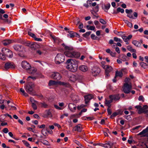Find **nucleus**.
Masks as SVG:
<instances>
[{
	"label": "nucleus",
	"mask_w": 148,
	"mask_h": 148,
	"mask_svg": "<svg viewBox=\"0 0 148 148\" xmlns=\"http://www.w3.org/2000/svg\"><path fill=\"white\" fill-rule=\"evenodd\" d=\"M62 45L64 48V54L66 56L72 58H78L80 57V53L74 51L72 47L67 46L64 43L62 44Z\"/></svg>",
	"instance_id": "nucleus-1"
},
{
	"label": "nucleus",
	"mask_w": 148,
	"mask_h": 148,
	"mask_svg": "<svg viewBox=\"0 0 148 148\" xmlns=\"http://www.w3.org/2000/svg\"><path fill=\"white\" fill-rule=\"evenodd\" d=\"M67 64L66 68L69 71L72 72H76L77 69L78 62L74 59H68L66 62Z\"/></svg>",
	"instance_id": "nucleus-2"
},
{
	"label": "nucleus",
	"mask_w": 148,
	"mask_h": 148,
	"mask_svg": "<svg viewBox=\"0 0 148 148\" xmlns=\"http://www.w3.org/2000/svg\"><path fill=\"white\" fill-rule=\"evenodd\" d=\"M65 59V56L63 54L60 53H58L55 58V62L56 64H60L64 61Z\"/></svg>",
	"instance_id": "nucleus-3"
},
{
	"label": "nucleus",
	"mask_w": 148,
	"mask_h": 148,
	"mask_svg": "<svg viewBox=\"0 0 148 148\" xmlns=\"http://www.w3.org/2000/svg\"><path fill=\"white\" fill-rule=\"evenodd\" d=\"M132 88V86L131 84L126 83L124 84L123 87V91L125 93L128 94L131 92V90Z\"/></svg>",
	"instance_id": "nucleus-4"
},
{
	"label": "nucleus",
	"mask_w": 148,
	"mask_h": 148,
	"mask_svg": "<svg viewBox=\"0 0 148 148\" xmlns=\"http://www.w3.org/2000/svg\"><path fill=\"white\" fill-rule=\"evenodd\" d=\"M34 87V84H29L26 86V90L28 92L32 95V94Z\"/></svg>",
	"instance_id": "nucleus-5"
},
{
	"label": "nucleus",
	"mask_w": 148,
	"mask_h": 148,
	"mask_svg": "<svg viewBox=\"0 0 148 148\" xmlns=\"http://www.w3.org/2000/svg\"><path fill=\"white\" fill-rule=\"evenodd\" d=\"M101 72V69L99 67H94L92 69V74L93 76H96L98 75Z\"/></svg>",
	"instance_id": "nucleus-6"
},
{
	"label": "nucleus",
	"mask_w": 148,
	"mask_h": 148,
	"mask_svg": "<svg viewBox=\"0 0 148 148\" xmlns=\"http://www.w3.org/2000/svg\"><path fill=\"white\" fill-rule=\"evenodd\" d=\"M21 66L22 68L26 70L29 69L31 66L26 61H23L21 63Z\"/></svg>",
	"instance_id": "nucleus-7"
},
{
	"label": "nucleus",
	"mask_w": 148,
	"mask_h": 148,
	"mask_svg": "<svg viewBox=\"0 0 148 148\" xmlns=\"http://www.w3.org/2000/svg\"><path fill=\"white\" fill-rule=\"evenodd\" d=\"M15 67L14 64L12 63L9 62L6 63L4 66V68L6 70L10 69H13Z\"/></svg>",
	"instance_id": "nucleus-8"
},
{
	"label": "nucleus",
	"mask_w": 148,
	"mask_h": 148,
	"mask_svg": "<svg viewBox=\"0 0 148 148\" xmlns=\"http://www.w3.org/2000/svg\"><path fill=\"white\" fill-rule=\"evenodd\" d=\"M106 69L105 71L106 77H108L110 76L109 73L112 71L113 69L111 66L108 65H107Z\"/></svg>",
	"instance_id": "nucleus-9"
},
{
	"label": "nucleus",
	"mask_w": 148,
	"mask_h": 148,
	"mask_svg": "<svg viewBox=\"0 0 148 148\" xmlns=\"http://www.w3.org/2000/svg\"><path fill=\"white\" fill-rule=\"evenodd\" d=\"M51 77L54 79L58 80L60 79L62 77L57 72H54L51 75Z\"/></svg>",
	"instance_id": "nucleus-10"
},
{
	"label": "nucleus",
	"mask_w": 148,
	"mask_h": 148,
	"mask_svg": "<svg viewBox=\"0 0 148 148\" xmlns=\"http://www.w3.org/2000/svg\"><path fill=\"white\" fill-rule=\"evenodd\" d=\"M109 97L110 99H112V101L113 100H119L120 98V97L119 94L110 95L109 96Z\"/></svg>",
	"instance_id": "nucleus-11"
},
{
	"label": "nucleus",
	"mask_w": 148,
	"mask_h": 148,
	"mask_svg": "<svg viewBox=\"0 0 148 148\" xmlns=\"http://www.w3.org/2000/svg\"><path fill=\"white\" fill-rule=\"evenodd\" d=\"M85 98V103L86 104H87L93 98L92 95L90 94L84 96Z\"/></svg>",
	"instance_id": "nucleus-12"
},
{
	"label": "nucleus",
	"mask_w": 148,
	"mask_h": 148,
	"mask_svg": "<svg viewBox=\"0 0 148 148\" xmlns=\"http://www.w3.org/2000/svg\"><path fill=\"white\" fill-rule=\"evenodd\" d=\"M68 107L71 111H74L76 109V106L73 103H69L68 105Z\"/></svg>",
	"instance_id": "nucleus-13"
},
{
	"label": "nucleus",
	"mask_w": 148,
	"mask_h": 148,
	"mask_svg": "<svg viewBox=\"0 0 148 148\" xmlns=\"http://www.w3.org/2000/svg\"><path fill=\"white\" fill-rule=\"evenodd\" d=\"M79 69L83 72H85L87 71L88 68L87 66L85 65H82L79 67Z\"/></svg>",
	"instance_id": "nucleus-14"
},
{
	"label": "nucleus",
	"mask_w": 148,
	"mask_h": 148,
	"mask_svg": "<svg viewBox=\"0 0 148 148\" xmlns=\"http://www.w3.org/2000/svg\"><path fill=\"white\" fill-rule=\"evenodd\" d=\"M14 49L18 51H22L23 47V46L19 45H16L14 46Z\"/></svg>",
	"instance_id": "nucleus-15"
},
{
	"label": "nucleus",
	"mask_w": 148,
	"mask_h": 148,
	"mask_svg": "<svg viewBox=\"0 0 148 148\" xmlns=\"http://www.w3.org/2000/svg\"><path fill=\"white\" fill-rule=\"evenodd\" d=\"M74 130L75 131H77L78 132H81L82 130V127L80 124H79L75 127L74 128Z\"/></svg>",
	"instance_id": "nucleus-16"
},
{
	"label": "nucleus",
	"mask_w": 148,
	"mask_h": 148,
	"mask_svg": "<svg viewBox=\"0 0 148 148\" xmlns=\"http://www.w3.org/2000/svg\"><path fill=\"white\" fill-rule=\"evenodd\" d=\"M127 14V16L130 18L135 19L138 16V14L136 12H134L133 13L134 16V17H135V18H134L133 17V15L131 14V13H130Z\"/></svg>",
	"instance_id": "nucleus-17"
},
{
	"label": "nucleus",
	"mask_w": 148,
	"mask_h": 148,
	"mask_svg": "<svg viewBox=\"0 0 148 148\" xmlns=\"http://www.w3.org/2000/svg\"><path fill=\"white\" fill-rule=\"evenodd\" d=\"M148 132V126H147L145 129L143 130L141 132L139 133V135H142L143 136L146 134Z\"/></svg>",
	"instance_id": "nucleus-18"
},
{
	"label": "nucleus",
	"mask_w": 148,
	"mask_h": 148,
	"mask_svg": "<svg viewBox=\"0 0 148 148\" xmlns=\"http://www.w3.org/2000/svg\"><path fill=\"white\" fill-rule=\"evenodd\" d=\"M100 145L105 148H110L111 147V144L110 143L106 144H101Z\"/></svg>",
	"instance_id": "nucleus-19"
},
{
	"label": "nucleus",
	"mask_w": 148,
	"mask_h": 148,
	"mask_svg": "<svg viewBox=\"0 0 148 148\" xmlns=\"http://www.w3.org/2000/svg\"><path fill=\"white\" fill-rule=\"evenodd\" d=\"M123 74L122 71H117L116 72L115 78H116V77L118 76L121 77L123 76Z\"/></svg>",
	"instance_id": "nucleus-20"
},
{
	"label": "nucleus",
	"mask_w": 148,
	"mask_h": 148,
	"mask_svg": "<svg viewBox=\"0 0 148 148\" xmlns=\"http://www.w3.org/2000/svg\"><path fill=\"white\" fill-rule=\"evenodd\" d=\"M36 69L34 67H31L29 69L28 72L31 74H34L36 71Z\"/></svg>",
	"instance_id": "nucleus-21"
},
{
	"label": "nucleus",
	"mask_w": 148,
	"mask_h": 148,
	"mask_svg": "<svg viewBox=\"0 0 148 148\" xmlns=\"http://www.w3.org/2000/svg\"><path fill=\"white\" fill-rule=\"evenodd\" d=\"M109 100H107L106 99L105 100V103L108 106V108H110L111 106L110 103L112 102V99H110Z\"/></svg>",
	"instance_id": "nucleus-22"
},
{
	"label": "nucleus",
	"mask_w": 148,
	"mask_h": 148,
	"mask_svg": "<svg viewBox=\"0 0 148 148\" xmlns=\"http://www.w3.org/2000/svg\"><path fill=\"white\" fill-rule=\"evenodd\" d=\"M68 32L69 34L68 35V36H69L71 38L74 37L75 36V32L71 31H69Z\"/></svg>",
	"instance_id": "nucleus-23"
},
{
	"label": "nucleus",
	"mask_w": 148,
	"mask_h": 148,
	"mask_svg": "<svg viewBox=\"0 0 148 148\" xmlns=\"http://www.w3.org/2000/svg\"><path fill=\"white\" fill-rule=\"evenodd\" d=\"M5 55L7 57L11 58L13 56V53L10 50H9V51L6 53Z\"/></svg>",
	"instance_id": "nucleus-24"
},
{
	"label": "nucleus",
	"mask_w": 148,
	"mask_h": 148,
	"mask_svg": "<svg viewBox=\"0 0 148 148\" xmlns=\"http://www.w3.org/2000/svg\"><path fill=\"white\" fill-rule=\"evenodd\" d=\"M110 4L109 3H108L104 5L105 11L107 12L108 10L110 8Z\"/></svg>",
	"instance_id": "nucleus-25"
},
{
	"label": "nucleus",
	"mask_w": 148,
	"mask_h": 148,
	"mask_svg": "<svg viewBox=\"0 0 148 148\" xmlns=\"http://www.w3.org/2000/svg\"><path fill=\"white\" fill-rule=\"evenodd\" d=\"M9 49L7 48H3L2 49L1 51L5 55L6 53L9 51Z\"/></svg>",
	"instance_id": "nucleus-26"
},
{
	"label": "nucleus",
	"mask_w": 148,
	"mask_h": 148,
	"mask_svg": "<svg viewBox=\"0 0 148 148\" xmlns=\"http://www.w3.org/2000/svg\"><path fill=\"white\" fill-rule=\"evenodd\" d=\"M11 42V40H6L3 42V44L4 45H7L10 44Z\"/></svg>",
	"instance_id": "nucleus-27"
},
{
	"label": "nucleus",
	"mask_w": 148,
	"mask_h": 148,
	"mask_svg": "<svg viewBox=\"0 0 148 148\" xmlns=\"http://www.w3.org/2000/svg\"><path fill=\"white\" fill-rule=\"evenodd\" d=\"M128 58L127 56L124 55H122V57H121V59L122 61L125 62L127 60Z\"/></svg>",
	"instance_id": "nucleus-28"
},
{
	"label": "nucleus",
	"mask_w": 148,
	"mask_h": 148,
	"mask_svg": "<svg viewBox=\"0 0 148 148\" xmlns=\"http://www.w3.org/2000/svg\"><path fill=\"white\" fill-rule=\"evenodd\" d=\"M70 80L72 82H75L76 80L75 76L74 75H72L70 77Z\"/></svg>",
	"instance_id": "nucleus-29"
},
{
	"label": "nucleus",
	"mask_w": 148,
	"mask_h": 148,
	"mask_svg": "<svg viewBox=\"0 0 148 148\" xmlns=\"http://www.w3.org/2000/svg\"><path fill=\"white\" fill-rule=\"evenodd\" d=\"M140 64L141 66L144 69H145L148 66L147 64L143 62H141Z\"/></svg>",
	"instance_id": "nucleus-30"
},
{
	"label": "nucleus",
	"mask_w": 148,
	"mask_h": 148,
	"mask_svg": "<svg viewBox=\"0 0 148 148\" xmlns=\"http://www.w3.org/2000/svg\"><path fill=\"white\" fill-rule=\"evenodd\" d=\"M57 84L56 82L55 81L50 80L49 82V86L53 85H56Z\"/></svg>",
	"instance_id": "nucleus-31"
},
{
	"label": "nucleus",
	"mask_w": 148,
	"mask_h": 148,
	"mask_svg": "<svg viewBox=\"0 0 148 148\" xmlns=\"http://www.w3.org/2000/svg\"><path fill=\"white\" fill-rule=\"evenodd\" d=\"M132 43L134 45L137 47H138L140 44V43L138 41L135 40H133Z\"/></svg>",
	"instance_id": "nucleus-32"
},
{
	"label": "nucleus",
	"mask_w": 148,
	"mask_h": 148,
	"mask_svg": "<svg viewBox=\"0 0 148 148\" xmlns=\"http://www.w3.org/2000/svg\"><path fill=\"white\" fill-rule=\"evenodd\" d=\"M117 11L118 12H121L122 13H123L124 12V10L120 7H119L117 9Z\"/></svg>",
	"instance_id": "nucleus-33"
},
{
	"label": "nucleus",
	"mask_w": 148,
	"mask_h": 148,
	"mask_svg": "<svg viewBox=\"0 0 148 148\" xmlns=\"http://www.w3.org/2000/svg\"><path fill=\"white\" fill-rule=\"evenodd\" d=\"M86 27L88 30H94L95 29V27L94 26H90L89 25H87Z\"/></svg>",
	"instance_id": "nucleus-34"
},
{
	"label": "nucleus",
	"mask_w": 148,
	"mask_h": 148,
	"mask_svg": "<svg viewBox=\"0 0 148 148\" xmlns=\"http://www.w3.org/2000/svg\"><path fill=\"white\" fill-rule=\"evenodd\" d=\"M40 104H41V107L42 108H46L47 107L48 105L45 102L40 103Z\"/></svg>",
	"instance_id": "nucleus-35"
},
{
	"label": "nucleus",
	"mask_w": 148,
	"mask_h": 148,
	"mask_svg": "<svg viewBox=\"0 0 148 148\" xmlns=\"http://www.w3.org/2000/svg\"><path fill=\"white\" fill-rule=\"evenodd\" d=\"M35 53L38 55H41L43 53V52H42L40 50V49H37L35 51Z\"/></svg>",
	"instance_id": "nucleus-36"
},
{
	"label": "nucleus",
	"mask_w": 148,
	"mask_h": 148,
	"mask_svg": "<svg viewBox=\"0 0 148 148\" xmlns=\"http://www.w3.org/2000/svg\"><path fill=\"white\" fill-rule=\"evenodd\" d=\"M5 55L4 54L0 53V59L4 60L5 59Z\"/></svg>",
	"instance_id": "nucleus-37"
},
{
	"label": "nucleus",
	"mask_w": 148,
	"mask_h": 148,
	"mask_svg": "<svg viewBox=\"0 0 148 148\" xmlns=\"http://www.w3.org/2000/svg\"><path fill=\"white\" fill-rule=\"evenodd\" d=\"M93 10L95 12H98L99 11V5H97L95 7H94L93 9Z\"/></svg>",
	"instance_id": "nucleus-38"
},
{
	"label": "nucleus",
	"mask_w": 148,
	"mask_h": 148,
	"mask_svg": "<svg viewBox=\"0 0 148 148\" xmlns=\"http://www.w3.org/2000/svg\"><path fill=\"white\" fill-rule=\"evenodd\" d=\"M114 40L116 42H122V40L119 38H118L116 37H114Z\"/></svg>",
	"instance_id": "nucleus-39"
},
{
	"label": "nucleus",
	"mask_w": 148,
	"mask_h": 148,
	"mask_svg": "<svg viewBox=\"0 0 148 148\" xmlns=\"http://www.w3.org/2000/svg\"><path fill=\"white\" fill-rule=\"evenodd\" d=\"M91 32L90 31L86 32L85 34H83V36L85 37L89 36L91 34Z\"/></svg>",
	"instance_id": "nucleus-40"
},
{
	"label": "nucleus",
	"mask_w": 148,
	"mask_h": 148,
	"mask_svg": "<svg viewBox=\"0 0 148 148\" xmlns=\"http://www.w3.org/2000/svg\"><path fill=\"white\" fill-rule=\"evenodd\" d=\"M106 62L105 61H102L101 62V66L104 69H105L106 67V65H105Z\"/></svg>",
	"instance_id": "nucleus-41"
},
{
	"label": "nucleus",
	"mask_w": 148,
	"mask_h": 148,
	"mask_svg": "<svg viewBox=\"0 0 148 148\" xmlns=\"http://www.w3.org/2000/svg\"><path fill=\"white\" fill-rule=\"evenodd\" d=\"M142 21L143 23L145 24L148 25V19H146L145 18H143Z\"/></svg>",
	"instance_id": "nucleus-42"
},
{
	"label": "nucleus",
	"mask_w": 148,
	"mask_h": 148,
	"mask_svg": "<svg viewBox=\"0 0 148 148\" xmlns=\"http://www.w3.org/2000/svg\"><path fill=\"white\" fill-rule=\"evenodd\" d=\"M20 91L23 93V95L25 96L27 95V94L25 92V91L23 88H21L20 89Z\"/></svg>",
	"instance_id": "nucleus-43"
},
{
	"label": "nucleus",
	"mask_w": 148,
	"mask_h": 148,
	"mask_svg": "<svg viewBox=\"0 0 148 148\" xmlns=\"http://www.w3.org/2000/svg\"><path fill=\"white\" fill-rule=\"evenodd\" d=\"M99 22L102 24L105 25L106 23V22L103 19L100 18L99 19Z\"/></svg>",
	"instance_id": "nucleus-44"
},
{
	"label": "nucleus",
	"mask_w": 148,
	"mask_h": 148,
	"mask_svg": "<svg viewBox=\"0 0 148 148\" xmlns=\"http://www.w3.org/2000/svg\"><path fill=\"white\" fill-rule=\"evenodd\" d=\"M118 114V113L116 112H114L112 115L110 116V118H112L113 117H115Z\"/></svg>",
	"instance_id": "nucleus-45"
},
{
	"label": "nucleus",
	"mask_w": 148,
	"mask_h": 148,
	"mask_svg": "<svg viewBox=\"0 0 148 148\" xmlns=\"http://www.w3.org/2000/svg\"><path fill=\"white\" fill-rule=\"evenodd\" d=\"M28 34L33 38H34L36 36L35 35L30 32H28Z\"/></svg>",
	"instance_id": "nucleus-46"
},
{
	"label": "nucleus",
	"mask_w": 148,
	"mask_h": 148,
	"mask_svg": "<svg viewBox=\"0 0 148 148\" xmlns=\"http://www.w3.org/2000/svg\"><path fill=\"white\" fill-rule=\"evenodd\" d=\"M32 107L34 110H36L37 109V106L34 103H32Z\"/></svg>",
	"instance_id": "nucleus-47"
},
{
	"label": "nucleus",
	"mask_w": 148,
	"mask_h": 148,
	"mask_svg": "<svg viewBox=\"0 0 148 148\" xmlns=\"http://www.w3.org/2000/svg\"><path fill=\"white\" fill-rule=\"evenodd\" d=\"M122 38L125 42H126L128 41V40L127 36H122Z\"/></svg>",
	"instance_id": "nucleus-48"
},
{
	"label": "nucleus",
	"mask_w": 148,
	"mask_h": 148,
	"mask_svg": "<svg viewBox=\"0 0 148 148\" xmlns=\"http://www.w3.org/2000/svg\"><path fill=\"white\" fill-rule=\"evenodd\" d=\"M41 133L43 135L45 136L47 134V131L45 129H43L41 131Z\"/></svg>",
	"instance_id": "nucleus-49"
},
{
	"label": "nucleus",
	"mask_w": 148,
	"mask_h": 148,
	"mask_svg": "<svg viewBox=\"0 0 148 148\" xmlns=\"http://www.w3.org/2000/svg\"><path fill=\"white\" fill-rule=\"evenodd\" d=\"M138 99L139 101H142L143 102H144V98L142 95H140Z\"/></svg>",
	"instance_id": "nucleus-50"
},
{
	"label": "nucleus",
	"mask_w": 148,
	"mask_h": 148,
	"mask_svg": "<svg viewBox=\"0 0 148 148\" xmlns=\"http://www.w3.org/2000/svg\"><path fill=\"white\" fill-rule=\"evenodd\" d=\"M91 38L93 40L97 39L98 38V37L96 36L94 34H92L91 35Z\"/></svg>",
	"instance_id": "nucleus-51"
},
{
	"label": "nucleus",
	"mask_w": 148,
	"mask_h": 148,
	"mask_svg": "<svg viewBox=\"0 0 148 148\" xmlns=\"http://www.w3.org/2000/svg\"><path fill=\"white\" fill-rule=\"evenodd\" d=\"M23 142L24 143L25 145L27 147H28L30 145L27 141L25 140H23Z\"/></svg>",
	"instance_id": "nucleus-52"
},
{
	"label": "nucleus",
	"mask_w": 148,
	"mask_h": 148,
	"mask_svg": "<svg viewBox=\"0 0 148 148\" xmlns=\"http://www.w3.org/2000/svg\"><path fill=\"white\" fill-rule=\"evenodd\" d=\"M125 12L126 13H131L133 11L131 9H126L125 10Z\"/></svg>",
	"instance_id": "nucleus-53"
},
{
	"label": "nucleus",
	"mask_w": 148,
	"mask_h": 148,
	"mask_svg": "<svg viewBox=\"0 0 148 148\" xmlns=\"http://www.w3.org/2000/svg\"><path fill=\"white\" fill-rule=\"evenodd\" d=\"M141 109L143 113H144L146 114V113L148 112V110H145L144 108H142V107L141 108Z\"/></svg>",
	"instance_id": "nucleus-54"
},
{
	"label": "nucleus",
	"mask_w": 148,
	"mask_h": 148,
	"mask_svg": "<svg viewBox=\"0 0 148 148\" xmlns=\"http://www.w3.org/2000/svg\"><path fill=\"white\" fill-rule=\"evenodd\" d=\"M42 143L45 145H49V143L46 140H44L42 142Z\"/></svg>",
	"instance_id": "nucleus-55"
},
{
	"label": "nucleus",
	"mask_w": 148,
	"mask_h": 148,
	"mask_svg": "<svg viewBox=\"0 0 148 148\" xmlns=\"http://www.w3.org/2000/svg\"><path fill=\"white\" fill-rule=\"evenodd\" d=\"M94 23L95 25L96 26V27L97 28H98V26H97V25H98V24H99V21H98L97 20H95L94 21Z\"/></svg>",
	"instance_id": "nucleus-56"
},
{
	"label": "nucleus",
	"mask_w": 148,
	"mask_h": 148,
	"mask_svg": "<svg viewBox=\"0 0 148 148\" xmlns=\"http://www.w3.org/2000/svg\"><path fill=\"white\" fill-rule=\"evenodd\" d=\"M3 131L5 133H7L8 132V130L7 128L3 129Z\"/></svg>",
	"instance_id": "nucleus-57"
},
{
	"label": "nucleus",
	"mask_w": 148,
	"mask_h": 148,
	"mask_svg": "<svg viewBox=\"0 0 148 148\" xmlns=\"http://www.w3.org/2000/svg\"><path fill=\"white\" fill-rule=\"evenodd\" d=\"M53 125L54 126H57L58 128H60L61 127V126L57 123H54Z\"/></svg>",
	"instance_id": "nucleus-58"
},
{
	"label": "nucleus",
	"mask_w": 148,
	"mask_h": 148,
	"mask_svg": "<svg viewBox=\"0 0 148 148\" xmlns=\"http://www.w3.org/2000/svg\"><path fill=\"white\" fill-rule=\"evenodd\" d=\"M34 38V40L35 41H41L42 40L40 38H36V36H35V38Z\"/></svg>",
	"instance_id": "nucleus-59"
},
{
	"label": "nucleus",
	"mask_w": 148,
	"mask_h": 148,
	"mask_svg": "<svg viewBox=\"0 0 148 148\" xmlns=\"http://www.w3.org/2000/svg\"><path fill=\"white\" fill-rule=\"evenodd\" d=\"M30 101H31L32 103L33 102H35L36 103H38V102L36 101V100H34L33 98H32V97H31L30 98Z\"/></svg>",
	"instance_id": "nucleus-60"
},
{
	"label": "nucleus",
	"mask_w": 148,
	"mask_h": 148,
	"mask_svg": "<svg viewBox=\"0 0 148 148\" xmlns=\"http://www.w3.org/2000/svg\"><path fill=\"white\" fill-rule=\"evenodd\" d=\"M75 142L78 145V146L79 147H81V146H82V145H81V144L80 143L79 141L77 140H75Z\"/></svg>",
	"instance_id": "nucleus-61"
},
{
	"label": "nucleus",
	"mask_w": 148,
	"mask_h": 148,
	"mask_svg": "<svg viewBox=\"0 0 148 148\" xmlns=\"http://www.w3.org/2000/svg\"><path fill=\"white\" fill-rule=\"evenodd\" d=\"M109 108H108L107 110L108 113L109 115H111L112 114V111Z\"/></svg>",
	"instance_id": "nucleus-62"
},
{
	"label": "nucleus",
	"mask_w": 148,
	"mask_h": 148,
	"mask_svg": "<svg viewBox=\"0 0 148 148\" xmlns=\"http://www.w3.org/2000/svg\"><path fill=\"white\" fill-rule=\"evenodd\" d=\"M115 51H116L118 53H120V49L119 48L117 47L115 48Z\"/></svg>",
	"instance_id": "nucleus-63"
},
{
	"label": "nucleus",
	"mask_w": 148,
	"mask_h": 148,
	"mask_svg": "<svg viewBox=\"0 0 148 148\" xmlns=\"http://www.w3.org/2000/svg\"><path fill=\"white\" fill-rule=\"evenodd\" d=\"M110 54L113 57H114L115 56L116 53H113L112 51H111Z\"/></svg>",
	"instance_id": "nucleus-64"
}]
</instances>
